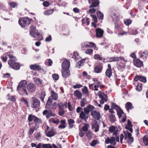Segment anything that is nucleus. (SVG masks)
<instances>
[{
  "instance_id": "f257e3e1",
  "label": "nucleus",
  "mask_w": 148,
  "mask_h": 148,
  "mask_svg": "<svg viewBox=\"0 0 148 148\" xmlns=\"http://www.w3.org/2000/svg\"><path fill=\"white\" fill-rule=\"evenodd\" d=\"M27 82L25 80H22L18 85L17 90L19 94L22 95H28V92L26 89V86Z\"/></svg>"
},
{
  "instance_id": "f03ea898",
  "label": "nucleus",
  "mask_w": 148,
  "mask_h": 148,
  "mask_svg": "<svg viewBox=\"0 0 148 148\" xmlns=\"http://www.w3.org/2000/svg\"><path fill=\"white\" fill-rule=\"evenodd\" d=\"M29 33L30 35L33 37H37L36 40H40L42 39V37L40 33L37 31L36 28L35 26L32 25L30 28Z\"/></svg>"
},
{
  "instance_id": "7ed1b4c3",
  "label": "nucleus",
  "mask_w": 148,
  "mask_h": 148,
  "mask_svg": "<svg viewBox=\"0 0 148 148\" xmlns=\"http://www.w3.org/2000/svg\"><path fill=\"white\" fill-rule=\"evenodd\" d=\"M32 20V18L28 17H25L20 18L18 20V22L22 27H24L28 25Z\"/></svg>"
},
{
  "instance_id": "20e7f679",
  "label": "nucleus",
  "mask_w": 148,
  "mask_h": 148,
  "mask_svg": "<svg viewBox=\"0 0 148 148\" xmlns=\"http://www.w3.org/2000/svg\"><path fill=\"white\" fill-rule=\"evenodd\" d=\"M123 59H124L123 57H107L106 58H104L103 59V62H116L122 60Z\"/></svg>"
},
{
  "instance_id": "39448f33",
  "label": "nucleus",
  "mask_w": 148,
  "mask_h": 148,
  "mask_svg": "<svg viewBox=\"0 0 148 148\" xmlns=\"http://www.w3.org/2000/svg\"><path fill=\"white\" fill-rule=\"evenodd\" d=\"M31 107L34 108H36L39 107L40 105V101L37 98L34 97L32 98L31 101Z\"/></svg>"
},
{
  "instance_id": "423d86ee",
  "label": "nucleus",
  "mask_w": 148,
  "mask_h": 148,
  "mask_svg": "<svg viewBox=\"0 0 148 148\" xmlns=\"http://www.w3.org/2000/svg\"><path fill=\"white\" fill-rule=\"evenodd\" d=\"M138 54L140 58L146 60L148 57V50L140 51L138 52Z\"/></svg>"
},
{
  "instance_id": "0eeeda50",
  "label": "nucleus",
  "mask_w": 148,
  "mask_h": 148,
  "mask_svg": "<svg viewBox=\"0 0 148 148\" xmlns=\"http://www.w3.org/2000/svg\"><path fill=\"white\" fill-rule=\"evenodd\" d=\"M89 4L90 5L89 8H95L98 6L99 4L98 0H88Z\"/></svg>"
},
{
  "instance_id": "6e6552de",
  "label": "nucleus",
  "mask_w": 148,
  "mask_h": 148,
  "mask_svg": "<svg viewBox=\"0 0 148 148\" xmlns=\"http://www.w3.org/2000/svg\"><path fill=\"white\" fill-rule=\"evenodd\" d=\"M42 113L43 115H46V117L47 119H49L51 116H54L56 115V114L53 113L51 110H44Z\"/></svg>"
},
{
  "instance_id": "1a4fd4ad",
  "label": "nucleus",
  "mask_w": 148,
  "mask_h": 148,
  "mask_svg": "<svg viewBox=\"0 0 148 148\" xmlns=\"http://www.w3.org/2000/svg\"><path fill=\"white\" fill-rule=\"evenodd\" d=\"M133 62L134 65L137 67L141 68L143 65V62L138 58L134 59L133 60Z\"/></svg>"
},
{
  "instance_id": "9d476101",
  "label": "nucleus",
  "mask_w": 148,
  "mask_h": 148,
  "mask_svg": "<svg viewBox=\"0 0 148 148\" xmlns=\"http://www.w3.org/2000/svg\"><path fill=\"white\" fill-rule=\"evenodd\" d=\"M91 114L93 118L96 120H99L101 119L100 113L96 110L91 112Z\"/></svg>"
},
{
  "instance_id": "9b49d317",
  "label": "nucleus",
  "mask_w": 148,
  "mask_h": 148,
  "mask_svg": "<svg viewBox=\"0 0 148 148\" xmlns=\"http://www.w3.org/2000/svg\"><path fill=\"white\" fill-rule=\"evenodd\" d=\"M138 80L144 83H146L147 81L146 77L140 75H136L134 77V80L136 82Z\"/></svg>"
},
{
  "instance_id": "f8f14e48",
  "label": "nucleus",
  "mask_w": 148,
  "mask_h": 148,
  "mask_svg": "<svg viewBox=\"0 0 148 148\" xmlns=\"http://www.w3.org/2000/svg\"><path fill=\"white\" fill-rule=\"evenodd\" d=\"M62 66L63 69L69 70L70 66V62L68 60L66 59L62 62Z\"/></svg>"
},
{
  "instance_id": "ddd939ff",
  "label": "nucleus",
  "mask_w": 148,
  "mask_h": 148,
  "mask_svg": "<svg viewBox=\"0 0 148 148\" xmlns=\"http://www.w3.org/2000/svg\"><path fill=\"white\" fill-rule=\"evenodd\" d=\"M8 53V57L10 60L8 61V64H10V63L17 61V59L16 57L13 56L12 52H9Z\"/></svg>"
},
{
  "instance_id": "4468645a",
  "label": "nucleus",
  "mask_w": 148,
  "mask_h": 148,
  "mask_svg": "<svg viewBox=\"0 0 148 148\" xmlns=\"http://www.w3.org/2000/svg\"><path fill=\"white\" fill-rule=\"evenodd\" d=\"M88 113H86L84 111H82L79 114V118L82 120H84L86 122L88 118Z\"/></svg>"
},
{
  "instance_id": "2eb2a0df",
  "label": "nucleus",
  "mask_w": 148,
  "mask_h": 148,
  "mask_svg": "<svg viewBox=\"0 0 148 148\" xmlns=\"http://www.w3.org/2000/svg\"><path fill=\"white\" fill-rule=\"evenodd\" d=\"M8 64L12 69L15 70H18L20 68L19 64L18 63L16 62V61L12 63H10Z\"/></svg>"
},
{
  "instance_id": "dca6fc26",
  "label": "nucleus",
  "mask_w": 148,
  "mask_h": 148,
  "mask_svg": "<svg viewBox=\"0 0 148 148\" xmlns=\"http://www.w3.org/2000/svg\"><path fill=\"white\" fill-rule=\"evenodd\" d=\"M28 120L29 122H32L33 120H34L35 122V124L36 125V123L38 122L39 119L38 118L34 115L32 114H30L29 115L28 118Z\"/></svg>"
},
{
  "instance_id": "f3484780",
  "label": "nucleus",
  "mask_w": 148,
  "mask_h": 148,
  "mask_svg": "<svg viewBox=\"0 0 148 148\" xmlns=\"http://www.w3.org/2000/svg\"><path fill=\"white\" fill-rule=\"evenodd\" d=\"M95 109L94 106L90 104H89L86 108H84V110L86 113L89 114L90 112H91L93 111V110Z\"/></svg>"
},
{
  "instance_id": "a211bd4d",
  "label": "nucleus",
  "mask_w": 148,
  "mask_h": 148,
  "mask_svg": "<svg viewBox=\"0 0 148 148\" xmlns=\"http://www.w3.org/2000/svg\"><path fill=\"white\" fill-rule=\"evenodd\" d=\"M36 86L33 83H30L27 86V88L28 90L30 92H33L36 90Z\"/></svg>"
},
{
  "instance_id": "6ab92c4d",
  "label": "nucleus",
  "mask_w": 148,
  "mask_h": 148,
  "mask_svg": "<svg viewBox=\"0 0 148 148\" xmlns=\"http://www.w3.org/2000/svg\"><path fill=\"white\" fill-rule=\"evenodd\" d=\"M29 68L31 70L38 71L42 69L40 65L36 64L31 65L29 66Z\"/></svg>"
},
{
  "instance_id": "aec40b11",
  "label": "nucleus",
  "mask_w": 148,
  "mask_h": 148,
  "mask_svg": "<svg viewBox=\"0 0 148 148\" xmlns=\"http://www.w3.org/2000/svg\"><path fill=\"white\" fill-rule=\"evenodd\" d=\"M103 69V64L100 63L99 65L96 66L94 68V72L96 73H100L102 72Z\"/></svg>"
},
{
  "instance_id": "412c9836",
  "label": "nucleus",
  "mask_w": 148,
  "mask_h": 148,
  "mask_svg": "<svg viewBox=\"0 0 148 148\" xmlns=\"http://www.w3.org/2000/svg\"><path fill=\"white\" fill-rule=\"evenodd\" d=\"M96 36L98 38H101L104 33V31L101 28H97L96 30Z\"/></svg>"
},
{
  "instance_id": "4be33fe9",
  "label": "nucleus",
  "mask_w": 148,
  "mask_h": 148,
  "mask_svg": "<svg viewBox=\"0 0 148 148\" xmlns=\"http://www.w3.org/2000/svg\"><path fill=\"white\" fill-rule=\"evenodd\" d=\"M56 106L58 107L59 109H64L65 108H67V103L66 102L64 103H63L62 102H59L57 104Z\"/></svg>"
},
{
  "instance_id": "5701e85b",
  "label": "nucleus",
  "mask_w": 148,
  "mask_h": 148,
  "mask_svg": "<svg viewBox=\"0 0 148 148\" xmlns=\"http://www.w3.org/2000/svg\"><path fill=\"white\" fill-rule=\"evenodd\" d=\"M63 71L62 72V76L65 78H66L69 77L70 75V72L69 70L63 69Z\"/></svg>"
},
{
  "instance_id": "b1692460",
  "label": "nucleus",
  "mask_w": 148,
  "mask_h": 148,
  "mask_svg": "<svg viewBox=\"0 0 148 148\" xmlns=\"http://www.w3.org/2000/svg\"><path fill=\"white\" fill-rule=\"evenodd\" d=\"M133 127L132 124H131V121L128 119L127 120V125L125 126V128L126 129L128 130L131 132H132L133 130L132 127Z\"/></svg>"
},
{
  "instance_id": "393cba45",
  "label": "nucleus",
  "mask_w": 148,
  "mask_h": 148,
  "mask_svg": "<svg viewBox=\"0 0 148 148\" xmlns=\"http://www.w3.org/2000/svg\"><path fill=\"white\" fill-rule=\"evenodd\" d=\"M45 133L46 136L48 137H51L54 136L56 134L53 130H51L48 131L45 130Z\"/></svg>"
},
{
  "instance_id": "a878e982",
  "label": "nucleus",
  "mask_w": 148,
  "mask_h": 148,
  "mask_svg": "<svg viewBox=\"0 0 148 148\" xmlns=\"http://www.w3.org/2000/svg\"><path fill=\"white\" fill-rule=\"evenodd\" d=\"M99 87L101 88H104L105 87V86L103 84H101L100 82L97 81V83L96 84V85L94 86L95 90L96 91L98 90V89L97 88Z\"/></svg>"
},
{
  "instance_id": "bb28decb",
  "label": "nucleus",
  "mask_w": 148,
  "mask_h": 148,
  "mask_svg": "<svg viewBox=\"0 0 148 148\" xmlns=\"http://www.w3.org/2000/svg\"><path fill=\"white\" fill-rule=\"evenodd\" d=\"M51 99L54 100H56L58 98V94L53 90L51 91Z\"/></svg>"
},
{
  "instance_id": "cd10ccee",
  "label": "nucleus",
  "mask_w": 148,
  "mask_h": 148,
  "mask_svg": "<svg viewBox=\"0 0 148 148\" xmlns=\"http://www.w3.org/2000/svg\"><path fill=\"white\" fill-rule=\"evenodd\" d=\"M8 53L9 52L5 53L1 56V58L3 62H7L8 57Z\"/></svg>"
},
{
  "instance_id": "c85d7f7f",
  "label": "nucleus",
  "mask_w": 148,
  "mask_h": 148,
  "mask_svg": "<svg viewBox=\"0 0 148 148\" xmlns=\"http://www.w3.org/2000/svg\"><path fill=\"white\" fill-rule=\"evenodd\" d=\"M125 108L127 111L129 112L130 110L134 108V107L131 103L127 102L125 104Z\"/></svg>"
},
{
  "instance_id": "c756f323",
  "label": "nucleus",
  "mask_w": 148,
  "mask_h": 148,
  "mask_svg": "<svg viewBox=\"0 0 148 148\" xmlns=\"http://www.w3.org/2000/svg\"><path fill=\"white\" fill-rule=\"evenodd\" d=\"M92 129L94 128H95V132H97L99 130V125L97 123V121H95L93 124V125L92 127Z\"/></svg>"
},
{
  "instance_id": "7c9ffc66",
  "label": "nucleus",
  "mask_w": 148,
  "mask_h": 148,
  "mask_svg": "<svg viewBox=\"0 0 148 148\" xmlns=\"http://www.w3.org/2000/svg\"><path fill=\"white\" fill-rule=\"evenodd\" d=\"M74 95L79 99H80L82 97V95L80 91L78 90H76L74 91Z\"/></svg>"
},
{
  "instance_id": "2f4dec72",
  "label": "nucleus",
  "mask_w": 148,
  "mask_h": 148,
  "mask_svg": "<svg viewBox=\"0 0 148 148\" xmlns=\"http://www.w3.org/2000/svg\"><path fill=\"white\" fill-rule=\"evenodd\" d=\"M36 125L35 124L34 125H33L32 127L29 128V130L28 132V134L29 135H32L33 134L34 131L36 129Z\"/></svg>"
},
{
  "instance_id": "473e14b6",
  "label": "nucleus",
  "mask_w": 148,
  "mask_h": 148,
  "mask_svg": "<svg viewBox=\"0 0 148 148\" xmlns=\"http://www.w3.org/2000/svg\"><path fill=\"white\" fill-rule=\"evenodd\" d=\"M116 111L118 116L119 118L121 117L122 114H124V112L120 108H117Z\"/></svg>"
},
{
  "instance_id": "72a5a7b5",
  "label": "nucleus",
  "mask_w": 148,
  "mask_h": 148,
  "mask_svg": "<svg viewBox=\"0 0 148 148\" xmlns=\"http://www.w3.org/2000/svg\"><path fill=\"white\" fill-rule=\"evenodd\" d=\"M68 122L69 125V128H72L73 126V124L75 123L74 121L72 119H69L68 120Z\"/></svg>"
},
{
  "instance_id": "f704fd0d",
  "label": "nucleus",
  "mask_w": 148,
  "mask_h": 148,
  "mask_svg": "<svg viewBox=\"0 0 148 148\" xmlns=\"http://www.w3.org/2000/svg\"><path fill=\"white\" fill-rule=\"evenodd\" d=\"M45 92L44 91H41L39 95V98L41 99L42 102H44V98L45 96Z\"/></svg>"
},
{
  "instance_id": "c9c22d12",
  "label": "nucleus",
  "mask_w": 148,
  "mask_h": 148,
  "mask_svg": "<svg viewBox=\"0 0 148 148\" xmlns=\"http://www.w3.org/2000/svg\"><path fill=\"white\" fill-rule=\"evenodd\" d=\"M128 140L127 141V143L130 144H131L133 142L134 138L132 137V134L129 133L128 135Z\"/></svg>"
},
{
  "instance_id": "e433bc0d",
  "label": "nucleus",
  "mask_w": 148,
  "mask_h": 148,
  "mask_svg": "<svg viewBox=\"0 0 148 148\" xmlns=\"http://www.w3.org/2000/svg\"><path fill=\"white\" fill-rule=\"evenodd\" d=\"M85 59H84L81 60L79 61L76 64V66L77 67L83 65L84 63L85 62Z\"/></svg>"
},
{
  "instance_id": "4c0bfd02",
  "label": "nucleus",
  "mask_w": 148,
  "mask_h": 148,
  "mask_svg": "<svg viewBox=\"0 0 148 148\" xmlns=\"http://www.w3.org/2000/svg\"><path fill=\"white\" fill-rule=\"evenodd\" d=\"M112 70L106 69L105 72V75L108 77L110 78L112 75Z\"/></svg>"
},
{
  "instance_id": "58836bf2",
  "label": "nucleus",
  "mask_w": 148,
  "mask_h": 148,
  "mask_svg": "<svg viewBox=\"0 0 148 148\" xmlns=\"http://www.w3.org/2000/svg\"><path fill=\"white\" fill-rule=\"evenodd\" d=\"M42 80L39 78L34 79V82L37 85H41L42 84Z\"/></svg>"
},
{
  "instance_id": "ea45409f",
  "label": "nucleus",
  "mask_w": 148,
  "mask_h": 148,
  "mask_svg": "<svg viewBox=\"0 0 148 148\" xmlns=\"http://www.w3.org/2000/svg\"><path fill=\"white\" fill-rule=\"evenodd\" d=\"M54 11L53 9L48 10L44 11V13L45 15H49L52 14Z\"/></svg>"
},
{
  "instance_id": "a19ab883",
  "label": "nucleus",
  "mask_w": 148,
  "mask_h": 148,
  "mask_svg": "<svg viewBox=\"0 0 148 148\" xmlns=\"http://www.w3.org/2000/svg\"><path fill=\"white\" fill-rule=\"evenodd\" d=\"M72 58H73L74 60L77 61L79 58L78 53L77 52H73V55Z\"/></svg>"
},
{
  "instance_id": "79ce46f5",
  "label": "nucleus",
  "mask_w": 148,
  "mask_h": 148,
  "mask_svg": "<svg viewBox=\"0 0 148 148\" xmlns=\"http://www.w3.org/2000/svg\"><path fill=\"white\" fill-rule=\"evenodd\" d=\"M94 58L95 60H97L101 61L103 59L100 55L97 54L94 55Z\"/></svg>"
},
{
  "instance_id": "37998d69",
  "label": "nucleus",
  "mask_w": 148,
  "mask_h": 148,
  "mask_svg": "<svg viewBox=\"0 0 148 148\" xmlns=\"http://www.w3.org/2000/svg\"><path fill=\"white\" fill-rule=\"evenodd\" d=\"M109 119L110 121L112 123H114L116 120V117L114 115L111 114L109 116Z\"/></svg>"
},
{
  "instance_id": "c03bdc74",
  "label": "nucleus",
  "mask_w": 148,
  "mask_h": 148,
  "mask_svg": "<svg viewBox=\"0 0 148 148\" xmlns=\"http://www.w3.org/2000/svg\"><path fill=\"white\" fill-rule=\"evenodd\" d=\"M97 15L99 18L100 20H102L103 18V15L100 11H98L97 12Z\"/></svg>"
},
{
  "instance_id": "a18cd8bd",
  "label": "nucleus",
  "mask_w": 148,
  "mask_h": 148,
  "mask_svg": "<svg viewBox=\"0 0 148 148\" xmlns=\"http://www.w3.org/2000/svg\"><path fill=\"white\" fill-rule=\"evenodd\" d=\"M143 141L145 144L148 145V135H146L143 138Z\"/></svg>"
},
{
  "instance_id": "49530a36",
  "label": "nucleus",
  "mask_w": 148,
  "mask_h": 148,
  "mask_svg": "<svg viewBox=\"0 0 148 148\" xmlns=\"http://www.w3.org/2000/svg\"><path fill=\"white\" fill-rule=\"evenodd\" d=\"M89 127V125L88 124H84V126L82 127L81 129V130L84 131H87L88 130V127Z\"/></svg>"
},
{
  "instance_id": "de8ad7c7",
  "label": "nucleus",
  "mask_w": 148,
  "mask_h": 148,
  "mask_svg": "<svg viewBox=\"0 0 148 148\" xmlns=\"http://www.w3.org/2000/svg\"><path fill=\"white\" fill-rule=\"evenodd\" d=\"M82 91L84 94H88L89 93L88 89L86 86H84V88L82 89Z\"/></svg>"
},
{
  "instance_id": "09e8293b",
  "label": "nucleus",
  "mask_w": 148,
  "mask_h": 148,
  "mask_svg": "<svg viewBox=\"0 0 148 148\" xmlns=\"http://www.w3.org/2000/svg\"><path fill=\"white\" fill-rule=\"evenodd\" d=\"M65 113L64 109H59L58 111V114L60 116H62Z\"/></svg>"
},
{
  "instance_id": "8fccbe9b",
  "label": "nucleus",
  "mask_w": 148,
  "mask_h": 148,
  "mask_svg": "<svg viewBox=\"0 0 148 148\" xmlns=\"http://www.w3.org/2000/svg\"><path fill=\"white\" fill-rule=\"evenodd\" d=\"M20 101L21 102H23L25 105H26L27 107L29 106L27 101L23 97L21 99H20Z\"/></svg>"
},
{
  "instance_id": "3c124183",
  "label": "nucleus",
  "mask_w": 148,
  "mask_h": 148,
  "mask_svg": "<svg viewBox=\"0 0 148 148\" xmlns=\"http://www.w3.org/2000/svg\"><path fill=\"white\" fill-rule=\"evenodd\" d=\"M116 128V127L113 125L110 126L109 129V132L111 133H113L115 130Z\"/></svg>"
},
{
  "instance_id": "603ef678",
  "label": "nucleus",
  "mask_w": 148,
  "mask_h": 148,
  "mask_svg": "<svg viewBox=\"0 0 148 148\" xmlns=\"http://www.w3.org/2000/svg\"><path fill=\"white\" fill-rule=\"evenodd\" d=\"M93 135V134L90 131L86 133V136L89 139H90L92 138Z\"/></svg>"
},
{
  "instance_id": "864d4df0",
  "label": "nucleus",
  "mask_w": 148,
  "mask_h": 148,
  "mask_svg": "<svg viewBox=\"0 0 148 148\" xmlns=\"http://www.w3.org/2000/svg\"><path fill=\"white\" fill-rule=\"evenodd\" d=\"M93 52V50L92 49H87L86 50L85 53L89 55H91Z\"/></svg>"
},
{
  "instance_id": "5fc2aeb1",
  "label": "nucleus",
  "mask_w": 148,
  "mask_h": 148,
  "mask_svg": "<svg viewBox=\"0 0 148 148\" xmlns=\"http://www.w3.org/2000/svg\"><path fill=\"white\" fill-rule=\"evenodd\" d=\"M142 88V85L141 84L138 83L136 87V89L138 91H140L141 90Z\"/></svg>"
},
{
  "instance_id": "6e6d98bb",
  "label": "nucleus",
  "mask_w": 148,
  "mask_h": 148,
  "mask_svg": "<svg viewBox=\"0 0 148 148\" xmlns=\"http://www.w3.org/2000/svg\"><path fill=\"white\" fill-rule=\"evenodd\" d=\"M132 21L130 19H128L124 21V24L126 25H128L132 23Z\"/></svg>"
},
{
  "instance_id": "4d7b16f0",
  "label": "nucleus",
  "mask_w": 148,
  "mask_h": 148,
  "mask_svg": "<svg viewBox=\"0 0 148 148\" xmlns=\"http://www.w3.org/2000/svg\"><path fill=\"white\" fill-rule=\"evenodd\" d=\"M7 96H8V99L10 101H12V102L15 101L16 100V99L15 97L14 96H9L8 95H7Z\"/></svg>"
},
{
  "instance_id": "13d9d810",
  "label": "nucleus",
  "mask_w": 148,
  "mask_h": 148,
  "mask_svg": "<svg viewBox=\"0 0 148 148\" xmlns=\"http://www.w3.org/2000/svg\"><path fill=\"white\" fill-rule=\"evenodd\" d=\"M42 147L43 148H53L51 145L49 144H43Z\"/></svg>"
},
{
  "instance_id": "bf43d9fd",
  "label": "nucleus",
  "mask_w": 148,
  "mask_h": 148,
  "mask_svg": "<svg viewBox=\"0 0 148 148\" xmlns=\"http://www.w3.org/2000/svg\"><path fill=\"white\" fill-rule=\"evenodd\" d=\"M52 77L53 79L56 80H57L59 78V76L58 75L56 74H53L52 75Z\"/></svg>"
},
{
  "instance_id": "052dcab7",
  "label": "nucleus",
  "mask_w": 148,
  "mask_h": 148,
  "mask_svg": "<svg viewBox=\"0 0 148 148\" xmlns=\"http://www.w3.org/2000/svg\"><path fill=\"white\" fill-rule=\"evenodd\" d=\"M86 99L85 98L82 99V100L81 101L80 103V106L81 107H83L85 106L86 104Z\"/></svg>"
},
{
  "instance_id": "680f3d73",
  "label": "nucleus",
  "mask_w": 148,
  "mask_h": 148,
  "mask_svg": "<svg viewBox=\"0 0 148 148\" xmlns=\"http://www.w3.org/2000/svg\"><path fill=\"white\" fill-rule=\"evenodd\" d=\"M110 139L111 142V144H113L114 145H116V143L115 142V138L114 137L112 136L110 137Z\"/></svg>"
},
{
  "instance_id": "e2e57ef3",
  "label": "nucleus",
  "mask_w": 148,
  "mask_h": 148,
  "mask_svg": "<svg viewBox=\"0 0 148 148\" xmlns=\"http://www.w3.org/2000/svg\"><path fill=\"white\" fill-rule=\"evenodd\" d=\"M67 107L68 109L70 111H72L73 110V107L71 105V103L70 102L68 103Z\"/></svg>"
},
{
  "instance_id": "0e129e2a",
  "label": "nucleus",
  "mask_w": 148,
  "mask_h": 148,
  "mask_svg": "<svg viewBox=\"0 0 148 148\" xmlns=\"http://www.w3.org/2000/svg\"><path fill=\"white\" fill-rule=\"evenodd\" d=\"M111 107V108L112 109H116L117 108H119V107L117 105H116V104L114 102L112 103V105Z\"/></svg>"
},
{
  "instance_id": "69168bd1",
  "label": "nucleus",
  "mask_w": 148,
  "mask_h": 148,
  "mask_svg": "<svg viewBox=\"0 0 148 148\" xmlns=\"http://www.w3.org/2000/svg\"><path fill=\"white\" fill-rule=\"evenodd\" d=\"M83 86L82 85L80 84H76L73 86V88L74 89L76 88H80L82 87Z\"/></svg>"
},
{
  "instance_id": "338daca9",
  "label": "nucleus",
  "mask_w": 148,
  "mask_h": 148,
  "mask_svg": "<svg viewBox=\"0 0 148 148\" xmlns=\"http://www.w3.org/2000/svg\"><path fill=\"white\" fill-rule=\"evenodd\" d=\"M90 16H92V18H93V19L95 23H97V18L95 15H92L91 14L90 15Z\"/></svg>"
},
{
  "instance_id": "774afa93",
  "label": "nucleus",
  "mask_w": 148,
  "mask_h": 148,
  "mask_svg": "<svg viewBox=\"0 0 148 148\" xmlns=\"http://www.w3.org/2000/svg\"><path fill=\"white\" fill-rule=\"evenodd\" d=\"M90 46V47H92L94 49H95L96 48V47L95 45V44L92 42H90L89 43Z\"/></svg>"
}]
</instances>
